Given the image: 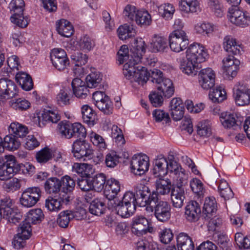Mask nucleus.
I'll use <instances>...</instances> for the list:
<instances>
[{"instance_id": "49", "label": "nucleus", "mask_w": 250, "mask_h": 250, "mask_svg": "<svg viewBox=\"0 0 250 250\" xmlns=\"http://www.w3.org/2000/svg\"><path fill=\"white\" fill-rule=\"evenodd\" d=\"M217 210V203L214 197L206 198L203 207V212L207 215V217L210 216Z\"/></svg>"}, {"instance_id": "12", "label": "nucleus", "mask_w": 250, "mask_h": 250, "mask_svg": "<svg viewBox=\"0 0 250 250\" xmlns=\"http://www.w3.org/2000/svg\"><path fill=\"white\" fill-rule=\"evenodd\" d=\"M152 228L149 226L148 220L143 216H137L133 218L131 231L137 236L146 234L148 231L150 232Z\"/></svg>"}, {"instance_id": "54", "label": "nucleus", "mask_w": 250, "mask_h": 250, "mask_svg": "<svg viewBox=\"0 0 250 250\" xmlns=\"http://www.w3.org/2000/svg\"><path fill=\"white\" fill-rule=\"evenodd\" d=\"M3 181L2 187L3 189L7 192H14L20 189L21 187L20 181L16 178L6 179Z\"/></svg>"}, {"instance_id": "41", "label": "nucleus", "mask_w": 250, "mask_h": 250, "mask_svg": "<svg viewBox=\"0 0 250 250\" xmlns=\"http://www.w3.org/2000/svg\"><path fill=\"white\" fill-rule=\"evenodd\" d=\"M106 180L104 174L100 173L96 175L90 180L92 189L97 192H100L103 189H104Z\"/></svg>"}, {"instance_id": "63", "label": "nucleus", "mask_w": 250, "mask_h": 250, "mask_svg": "<svg viewBox=\"0 0 250 250\" xmlns=\"http://www.w3.org/2000/svg\"><path fill=\"white\" fill-rule=\"evenodd\" d=\"M153 117L156 122H163L167 124L170 122L169 114L163 110L155 109L152 113Z\"/></svg>"}, {"instance_id": "62", "label": "nucleus", "mask_w": 250, "mask_h": 250, "mask_svg": "<svg viewBox=\"0 0 250 250\" xmlns=\"http://www.w3.org/2000/svg\"><path fill=\"white\" fill-rule=\"evenodd\" d=\"M89 136L92 144L100 149H104L106 148V144L104 139L101 135L95 132H91L90 133Z\"/></svg>"}, {"instance_id": "33", "label": "nucleus", "mask_w": 250, "mask_h": 250, "mask_svg": "<svg viewBox=\"0 0 250 250\" xmlns=\"http://www.w3.org/2000/svg\"><path fill=\"white\" fill-rule=\"evenodd\" d=\"M61 187V181L56 177H50L47 179L44 184L45 191L49 194L59 193Z\"/></svg>"}, {"instance_id": "53", "label": "nucleus", "mask_w": 250, "mask_h": 250, "mask_svg": "<svg viewBox=\"0 0 250 250\" xmlns=\"http://www.w3.org/2000/svg\"><path fill=\"white\" fill-rule=\"evenodd\" d=\"M9 104L15 110L23 111L28 109L30 107L31 104L25 99L20 98L10 101Z\"/></svg>"}, {"instance_id": "55", "label": "nucleus", "mask_w": 250, "mask_h": 250, "mask_svg": "<svg viewBox=\"0 0 250 250\" xmlns=\"http://www.w3.org/2000/svg\"><path fill=\"white\" fill-rule=\"evenodd\" d=\"M25 3L23 0H12L9 5V8L12 15L21 16L23 13Z\"/></svg>"}, {"instance_id": "19", "label": "nucleus", "mask_w": 250, "mask_h": 250, "mask_svg": "<svg viewBox=\"0 0 250 250\" xmlns=\"http://www.w3.org/2000/svg\"><path fill=\"white\" fill-rule=\"evenodd\" d=\"M121 190V184L117 179L111 178L106 180L104 194L109 202L115 200L117 195Z\"/></svg>"}, {"instance_id": "31", "label": "nucleus", "mask_w": 250, "mask_h": 250, "mask_svg": "<svg viewBox=\"0 0 250 250\" xmlns=\"http://www.w3.org/2000/svg\"><path fill=\"white\" fill-rule=\"evenodd\" d=\"M21 146V142L18 137L14 134L6 135L2 141L1 138V147L9 151H14L17 150Z\"/></svg>"}, {"instance_id": "26", "label": "nucleus", "mask_w": 250, "mask_h": 250, "mask_svg": "<svg viewBox=\"0 0 250 250\" xmlns=\"http://www.w3.org/2000/svg\"><path fill=\"white\" fill-rule=\"evenodd\" d=\"M7 67L5 66L1 68V73L4 77L10 76V74L15 75L19 70V67H21L19 62V58L16 56H12L9 57L7 60Z\"/></svg>"}, {"instance_id": "1", "label": "nucleus", "mask_w": 250, "mask_h": 250, "mask_svg": "<svg viewBox=\"0 0 250 250\" xmlns=\"http://www.w3.org/2000/svg\"><path fill=\"white\" fill-rule=\"evenodd\" d=\"M130 44L131 59L124 65L123 74L131 82H136L143 85L148 79V73L145 67L138 63L144 60L142 56L146 52V43L142 38H137Z\"/></svg>"}, {"instance_id": "47", "label": "nucleus", "mask_w": 250, "mask_h": 250, "mask_svg": "<svg viewBox=\"0 0 250 250\" xmlns=\"http://www.w3.org/2000/svg\"><path fill=\"white\" fill-rule=\"evenodd\" d=\"M105 204L101 199H94L90 203L89 211V212L95 215H100L103 214L104 210Z\"/></svg>"}, {"instance_id": "11", "label": "nucleus", "mask_w": 250, "mask_h": 250, "mask_svg": "<svg viewBox=\"0 0 250 250\" xmlns=\"http://www.w3.org/2000/svg\"><path fill=\"white\" fill-rule=\"evenodd\" d=\"M1 165V181L11 179L14 174L18 173L17 163L13 155H6Z\"/></svg>"}, {"instance_id": "61", "label": "nucleus", "mask_w": 250, "mask_h": 250, "mask_svg": "<svg viewBox=\"0 0 250 250\" xmlns=\"http://www.w3.org/2000/svg\"><path fill=\"white\" fill-rule=\"evenodd\" d=\"M197 133L201 137H208L211 134V127L209 122L204 120L198 123L197 125Z\"/></svg>"}, {"instance_id": "14", "label": "nucleus", "mask_w": 250, "mask_h": 250, "mask_svg": "<svg viewBox=\"0 0 250 250\" xmlns=\"http://www.w3.org/2000/svg\"><path fill=\"white\" fill-rule=\"evenodd\" d=\"M215 74L210 68L202 69L198 75L199 83L204 89L212 88L215 84Z\"/></svg>"}, {"instance_id": "21", "label": "nucleus", "mask_w": 250, "mask_h": 250, "mask_svg": "<svg viewBox=\"0 0 250 250\" xmlns=\"http://www.w3.org/2000/svg\"><path fill=\"white\" fill-rule=\"evenodd\" d=\"M108 204L109 206H111L112 208H114L117 214L122 217L128 218L135 211L133 206H126L120 200L115 199L111 200Z\"/></svg>"}, {"instance_id": "15", "label": "nucleus", "mask_w": 250, "mask_h": 250, "mask_svg": "<svg viewBox=\"0 0 250 250\" xmlns=\"http://www.w3.org/2000/svg\"><path fill=\"white\" fill-rule=\"evenodd\" d=\"M15 83L6 78H1V101L13 98L17 94Z\"/></svg>"}, {"instance_id": "59", "label": "nucleus", "mask_w": 250, "mask_h": 250, "mask_svg": "<svg viewBox=\"0 0 250 250\" xmlns=\"http://www.w3.org/2000/svg\"><path fill=\"white\" fill-rule=\"evenodd\" d=\"M43 214L41 209L36 208L30 210L27 214L28 222L34 224L39 223L43 218Z\"/></svg>"}, {"instance_id": "32", "label": "nucleus", "mask_w": 250, "mask_h": 250, "mask_svg": "<svg viewBox=\"0 0 250 250\" xmlns=\"http://www.w3.org/2000/svg\"><path fill=\"white\" fill-rule=\"evenodd\" d=\"M16 79L21 87L25 91L31 90L33 87V83L31 76L25 72L21 71L15 74Z\"/></svg>"}, {"instance_id": "57", "label": "nucleus", "mask_w": 250, "mask_h": 250, "mask_svg": "<svg viewBox=\"0 0 250 250\" xmlns=\"http://www.w3.org/2000/svg\"><path fill=\"white\" fill-rule=\"evenodd\" d=\"M209 98L214 103H221L227 98L226 92L224 89L219 87L210 92Z\"/></svg>"}, {"instance_id": "45", "label": "nucleus", "mask_w": 250, "mask_h": 250, "mask_svg": "<svg viewBox=\"0 0 250 250\" xmlns=\"http://www.w3.org/2000/svg\"><path fill=\"white\" fill-rule=\"evenodd\" d=\"M9 131L17 137L22 138L28 133V129L24 125L18 123H12L9 126Z\"/></svg>"}, {"instance_id": "28", "label": "nucleus", "mask_w": 250, "mask_h": 250, "mask_svg": "<svg viewBox=\"0 0 250 250\" xmlns=\"http://www.w3.org/2000/svg\"><path fill=\"white\" fill-rule=\"evenodd\" d=\"M176 241L178 250H194L192 239L186 233H180L176 237Z\"/></svg>"}, {"instance_id": "48", "label": "nucleus", "mask_w": 250, "mask_h": 250, "mask_svg": "<svg viewBox=\"0 0 250 250\" xmlns=\"http://www.w3.org/2000/svg\"><path fill=\"white\" fill-rule=\"evenodd\" d=\"M74 218V213L69 210L62 211L58 215L57 223L58 225L62 228H66L71 219Z\"/></svg>"}, {"instance_id": "34", "label": "nucleus", "mask_w": 250, "mask_h": 250, "mask_svg": "<svg viewBox=\"0 0 250 250\" xmlns=\"http://www.w3.org/2000/svg\"><path fill=\"white\" fill-rule=\"evenodd\" d=\"M76 123L61 122L58 124L59 133L62 137L69 139L74 137Z\"/></svg>"}, {"instance_id": "51", "label": "nucleus", "mask_w": 250, "mask_h": 250, "mask_svg": "<svg viewBox=\"0 0 250 250\" xmlns=\"http://www.w3.org/2000/svg\"><path fill=\"white\" fill-rule=\"evenodd\" d=\"M41 118L42 121L53 123H56L60 120V116L58 111L51 108L44 109Z\"/></svg>"}, {"instance_id": "35", "label": "nucleus", "mask_w": 250, "mask_h": 250, "mask_svg": "<svg viewBox=\"0 0 250 250\" xmlns=\"http://www.w3.org/2000/svg\"><path fill=\"white\" fill-rule=\"evenodd\" d=\"M151 47L153 52H162L168 48L167 41L163 36L155 35L151 43Z\"/></svg>"}, {"instance_id": "18", "label": "nucleus", "mask_w": 250, "mask_h": 250, "mask_svg": "<svg viewBox=\"0 0 250 250\" xmlns=\"http://www.w3.org/2000/svg\"><path fill=\"white\" fill-rule=\"evenodd\" d=\"M69 198V195L64 197V194L58 198L49 196L45 200V208L49 211L58 212L62 209V203L68 202Z\"/></svg>"}, {"instance_id": "25", "label": "nucleus", "mask_w": 250, "mask_h": 250, "mask_svg": "<svg viewBox=\"0 0 250 250\" xmlns=\"http://www.w3.org/2000/svg\"><path fill=\"white\" fill-rule=\"evenodd\" d=\"M152 173L156 177H164L167 174V160L161 155L156 159L153 163Z\"/></svg>"}, {"instance_id": "13", "label": "nucleus", "mask_w": 250, "mask_h": 250, "mask_svg": "<svg viewBox=\"0 0 250 250\" xmlns=\"http://www.w3.org/2000/svg\"><path fill=\"white\" fill-rule=\"evenodd\" d=\"M233 96L238 105L248 104L250 102V89L243 84L236 85L233 88Z\"/></svg>"}, {"instance_id": "39", "label": "nucleus", "mask_w": 250, "mask_h": 250, "mask_svg": "<svg viewBox=\"0 0 250 250\" xmlns=\"http://www.w3.org/2000/svg\"><path fill=\"white\" fill-rule=\"evenodd\" d=\"M180 68L182 72L188 75H195L198 69V64L188 59L181 62Z\"/></svg>"}, {"instance_id": "6", "label": "nucleus", "mask_w": 250, "mask_h": 250, "mask_svg": "<svg viewBox=\"0 0 250 250\" xmlns=\"http://www.w3.org/2000/svg\"><path fill=\"white\" fill-rule=\"evenodd\" d=\"M41 196L42 191L39 187H29L22 192L20 201L22 206L31 208L37 203Z\"/></svg>"}, {"instance_id": "56", "label": "nucleus", "mask_w": 250, "mask_h": 250, "mask_svg": "<svg viewBox=\"0 0 250 250\" xmlns=\"http://www.w3.org/2000/svg\"><path fill=\"white\" fill-rule=\"evenodd\" d=\"M52 158V151L47 147L38 151L36 154L37 161L41 164L46 163L51 160Z\"/></svg>"}, {"instance_id": "22", "label": "nucleus", "mask_w": 250, "mask_h": 250, "mask_svg": "<svg viewBox=\"0 0 250 250\" xmlns=\"http://www.w3.org/2000/svg\"><path fill=\"white\" fill-rule=\"evenodd\" d=\"M73 94L75 97L80 99H85L89 90L85 83L80 78H76L74 79L71 82Z\"/></svg>"}, {"instance_id": "4", "label": "nucleus", "mask_w": 250, "mask_h": 250, "mask_svg": "<svg viewBox=\"0 0 250 250\" xmlns=\"http://www.w3.org/2000/svg\"><path fill=\"white\" fill-rule=\"evenodd\" d=\"M13 203L9 197L1 199V218L7 220V223L16 224L22 218L21 213L13 207Z\"/></svg>"}, {"instance_id": "42", "label": "nucleus", "mask_w": 250, "mask_h": 250, "mask_svg": "<svg viewBox=\"0 0 250 250\" xmlns=\"http://www.w3.org/2000/svg\"><path fill=\"white\" fill-rule=\"evenodd\" d=\"M61 185L62 188V192L65 194L64 197H66L68 193L72 192L76 185L75 180L68 175H65L61 178Z\"/></svg>"}, {"instance_id": "40", "label": "nucleus", "mask_w": 250, "mask_h": 250, "mask_svg": "<svg viewBox=\"0 0 250 250\" xmlns=\"http://www.w3.org/2000/svg\"><path fill=\"white\" fill-rule=\"evenodd\" d=\"M78 48L84 51H90L94 47V41L88 35H83L77 42Z\"/></svg>"}, {"instance_id": "10", "label": "nucleus", "mask_w": 250, "mask_h": 250, "mask_svg": "<svg viewBox=\"0 0 250 250\" xmlns=\"http://www.w3.org/2000/svg\"><path fill=\"white\" fill-rule=\"evenodd\" d=\"M132 172L136 175H141L148 170L149 157L145 154L134 155L130 163Z\"/></svg>"}, {"instance_id": "38", "label": "nucleus", "mask_w": 250, "mask_h": 250, "mask_svg": "<svg viewBox=\"0 0 250 250\" xmlns=\"http://www.w3.org/2000/svg\"><path fill=\"white\" fill-rule=\"evenodd\" d=\"M83 122L89 126H93L95 124L96 115L94 111L88 105H84L81 108Z\"/></svg>"}, {"instance_id": "60", "label": "nucleus", "mask_w": 250, "mask_h": 250, "mask_svg": "<svg viewBox=\"0 0 250 250\" xmlns=\"http://www.w3.org/2000/svg\"><path fill=\"white\" fill-rule=\"evenodd\" d=\"M70 58L75 66H82L85 65L88 61V56L82 52H77L73 53Z\"/></svg>"}, {"instance_id": "8", "label": "nucleus", "mask_w": 250, "mask_h": 250, "mask_svg": "<svg viewBox=\"0 0 250 250\" xmlns=\"http://www.w3.org/2000/svg\"><path fill=\"white\" fill-rule=\"evenodd\" d=\"M50 59L56 69L60 71L64 70L69 64V60L64 50L54 48L50 52Z\"/></svg>"}, {"instance_id": "5", "label": "nucleus", "mask_w": 250, "mask_h": 250, "mask_svg": "<svg viewBox=\"0 0 250 250\" xmlns=\"http://www.w3.org/2000/svg\"><path fill=\"white\" fill-rule=\"evenodd\" d=\"M169 47L171 50L179 52L187 48L188 38L184 31H173L168 37Z\"/></svg>"}, {"instance_id": "16", "label": "nucleus", "mask_w": 250, "mask_h": 250, "mask_svg": "<svg viewBox=\"0 0 250 250\" xmlns=\"http://www.w3.org/2000/svg\"><path fill=\"white\" fill-rule=\"evenodd\" d=\"M229 19L230 22L240 27H245L250 25V13L239 9H235L230 13Z\"/></svg>"}, {"instance_id": "58", "label": "nucleus", "mask_w": 250, "mask_h": 250, "mask_svg": "<svg viewBox=\"0 0 250 250\" xmlns=\"http://www.w3.org/2000/svg\"><path fill=\"white\" fill-rule=\"evenodd\" d=\"M220 120L223 126L226 128H230L237 125L235 116L232 114L222 113Z\"/></svg>"}, {"instance_id": "17", "label": "nucleus", "mask_w": 250, "mask_h": 250, "mask_svg": "<svg viewBox=\"0 0 250 250\" xmlns=\"http://www.w3.org/2000/svg\"><path fill=\"white\" fill-rule=\"evenodd\" d=\"M233 55H229L223 60L226 74L227 78L229 80H232L237 75L240 64L239 61L235 59Z\"/></svg>"}, {"instance_id": "27", "label": "nucleus", "mask_w": 250, "mask_h": 250, "mask_svg": "<svg viewBox=\"0 0 250 250\" xmlns=\"http://www.w3.org/2000/svg\"><path fill=\"white\" fill-rule=\"evenodd\" d=\"M158 92L167 98L171 97L174 94V88L171 80L164 78L161 82L155 85Z\"/></svg>"}, {"instance_id": "23", "label": "nucleus", "mask_w": 250, "mask_h": 250, "mask_svg": "<svg viewBox=\"0 0 250 250\" xmlns=\"http://www.w3.org/2000/svg\"><path fill=\"white\" fill-rule=\"evenodd\" d=\"M201 208L199 204L195 201L188 202L185 207V217L189 222L197 221L200 217Z\"/></svg>"}, {"instance_id": "3", "label": "nucleus", "mask_w": 250, "mask_h": 250, "mask_svg": "<svg viewBox=\"0 0 250 250\" xmlns=\"http://www.w3.org/2000/svg\"><path fill=\"white\" fill-rule=\"evenodd\" d=\"M135 189L136 194L132 192L127 191L124 194L121 201L126 206H133L136 210L137 206H146V199L150 189L147 186L142 184H138L135 186Z\"/></svg>"}, {"instance_id": "2", "label": "nucleus", "mask_w": 250, "mask_h": 250, "mask_svg": "<svg viewBox=\"0 0 250 250\" xmlns=\"http://www.w3.org/2000/svg\"><path fill=\"white\" fill-rule=\"evenodd\" d=\"M146 210L149 212H153L154 216L160 222L167 221L171 217V206L165 201L161 200L159 196L155 192L148 193L146 203Z\"/></svg>"}, {"instance_id": "43", "label": "nucleus", "mask_w": 250, "mask_h": 250, "mask_svg": "<svg viewBox=\"0 0 250 250\" xmlns=\"http://www.w3.org/2000/svg\"><path fill=\"white\" fill-rule=\"evenodd\" d=\"M103 75L98 71L91 72L86 77V84L88 88L96 87L101 83Z\"/></svg>"}, {"instance_id": "44", "label": "nucleus", "mask_w": 250, "mask_h": 250, "mask_svg": "<svg viewBox=\"0 0 250 250\" xmlns=\"http://www.w3.org/2000/svg\"><path fill=\"white\" fill-rule=\"evenodd\" d=\"M73 96L69 90L61 89L56 97L58 104L61 106L67 105L70 104Z\"/></svg>"}, {"instance_id": "24", "label": "nucleus", "mask_w": 250, "mask_h": 250, "mask_svg": "<svg viewBox=\"0 0 250 250\" xmlns=\"http://www.w3.org/2000/svg\"><path fill=\"white\" fill-rule=\"evenodd\" d=\"M155 182L156 190L151 192L156 193L158 196L167 195L169 193L174 185H172L171 181L168 178L165 179L163 177H158Z\"/></svg>"}, {"instance_id": "46", "label": "nucleus", "mask_w": 250, "mask_h": 250, "mask_svg": "<svg viewBox=\"0 0 250 250\" xmlns=\"http://www.w3.org/2000/svg\"><path fill=\"white\" fill-rule=\"evenodd\" d=\"M196 33L205 35L216 30L217 26L209 22H203L197 24L194 27Z\"/></svg>"}, {"instance_id": "37", "label": "nucleus", "mask_w": 250, "mask_h": 250, "mask_svg": "<svg viewBox=\"0 0 250 250\" xmlns=\"http://www.w3.org/2000/svg\"><path fill=\"white\" fill-rule=\"evenodd\" d=\"M117 33L119 39L122 40L132 39L136 34V30L133 26L127 24L120 25L117 29Z\"/></svg>"}, {"instance_id": "20", "label": "nucleus", "mask_w": 250, "mask_h": 250, "mask_svg": "<svg viewBox=\"0 0 250 250\" xmlns=\"http://www.w3.org/2000/svg\"><path fill=\"white\" fill-rule=\"evenodd\" d=\"M185 192L182 185L174 186L171 192V201L175 208H181L184 205Z\"/></svg>"}, {"instance_id": "9", "label": "nucleus", "mask_w": 250, "mask_h": 250, "mask_svg": "<svg viewBox=\"0 0 250 250\" xmlns=\"http://www.w3.org/2000/svg\"><path fill=\"white\" fill-rule=\"evenodd\" d=\"M208 55L204 47L197 43L190 44L186 51V58L197 64L205 62Z\"/></svg>"}, {"instance_id": "29", "label": "nucleus", "mask_w": 250, "mask_h": 250, "mask_svg": "<svg viewBox=\"0 0 250 250\" xmlns=\"http://www.w3.org/2000/svg\"><path fill=\"white\" fill-rule=\"evenodd\" d=\"M179 6L180 10L186 13H198L201 11L197 0H181Z\"/></svg>"}, {"instance_id": "7", "label": "nucleus", "mask_w": 250, "mask_h": 250, "mask_svg": "<svg viewBox=\"0 0 250 250\" xmlns=\"http://www.w3.org/2000/svg\"><path fill=\"white\" fill-rule=\"evenodd\" d=\"M71 152L77 159L85 160V157L90 156L93 150L90 144L83 139H77L73 142Z\"/></svg>"}, {"instance_id": "52", "label": "nucleus", "mask_w": 250, "mask_h": 250, "mask_svg": "<svg viewBox=\"0 0 250 250\" xmlns=\"http://www.w3.org/2000/svg\"><path fill=\"white\" fill-rule=\"evenodd\" d=\"M174 12V7L170 3L163 4L158 7L159 15L167 20L172 19Z\"/></svg>"}, {"instance_id": "30", "label": "nucleus", "mask_w": 250, "mask_h": 250, "mask_svg": "<svg viewBox=\"0 0 250 250\" xmlns=\"http://www.w3.org/2000/svg\"><path fill=\"white\" fill-rule=\"evenodd\" d=\"M56 30L60 35L67 38L71 37L74 32L71 23L64 19H61L57 22Z\"/></svg>"}, {"instance_id": "36", "label": "nucleus", "mask_w": 250, "mask_h": 250, "mask_svg": "<svg viewBox=\"0 0 250 250\" xmlns=\"http://www.w3.org/2000/svg\"><path fill=\"white\" fill-rule=\"evenodd\" d=\"M224 47L227 52L232 55L239 54L242 48L241 45L236 42V39L229 36L224 38Z\"/></svg>"}, {"instance_id": "64", "label": "nucleus", "mask_w": 250, "mask_h": 250, "mask_svg": "<svg viewBox=\"0 0 250 250\" xmlns=\"http://www.w3.org/2000/svg\"><path fill=\"white\" fill-rule=\"evenodd\" d=\"M138 11L135 6L128 4L124 8L123 16L126 21H135L136 13Z\"/></svg>"}, {"instance_id": "50", "label": "nucleus", "mask_w": 250, "mask_h": 250, "mask_svg": "<svg viewBox=\"0 0 250 250\" xmlns=\"http://www.w3.org/2000/svg\"><path fill=\"white\" fill-rule=\"evenodd\" d=\"M135 21L139 25L147 26L151 23V16L146 11L138 10L136 13Z\"/></svg>"}]
</instances>
